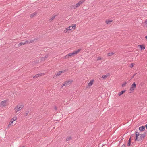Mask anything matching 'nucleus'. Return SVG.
Returning <instances> with one entry per match:
<instances>
[{"instance_id": "nucleus-15", "label": "nucleus", "mask_w": 147, "mask_h": 147, "mask_svg": "<svg viewBox=\"0 0 147 147\" xmlns=\"http://www.w3.org/2000/svg\"><path fill=\"white\" fill-rule=\"evenodd\" d=\"M112 20H106L105 23L107 24H110L112 22Z\"/></svg>"}, {"instance_id": "nucleus-1", "label": "nucleus", "mask_w": 147, "mask_h": 147, "mask_svg": "<svg viewBox=\"0 0 147 147\" xmlns=\"http://www.w3.org/2000/svg\"><path fill=\"white\" fill-rule=\"evenodd\" d=\"M147 134V131H145L142 134H140L139 133L136 131L135 133V141H139L140 143H142L143 142V140Z\"/></svg>"}, {"instance_id": "nucleus-8", "label": "nucleus", "mask_w": 147, "mask_h": 147, "mask_svg": "<svg viewBox=\"0 0 147 147\" xmlns=\"http://www.w3.org/2000/svg\"><path fill=\"white\" fill-rule=\"evenodd\" d=\"M80 5L78 3L75 5H73L71 6V8L72 9H75L78 7Z\"/></svg>"}, {"instance_id": "nucleus-6", "label": "nucleus", "mask_w": 147, "mask_h": 147, "mask_svg": "<svg viewBox=\"0 0 147 147\" xmlns=\"http://www.w3.org/2000/svg\"><path fill=\"white\" fill-rule=\"evenodd\" d=\"M136 84L135 82H134L133 84L131 86L129 90L131 91H133L136 87Z\"/></svg>"}, {"instance_id": "nucleus-11", "label": "nucleus", "mask_w": 147, "mask_h": 147, "mask_svg": "<svg viewBox=\"0 0 147 147\" xmlns=\"http://www.w3.org/2000/svg\"><path fill=\"white\" fill-rule=\"evenodd\" d=\"M138 46H139L141 50H144L145 49V46L143 45H139Z\"/></svg>"}, {"instance_id": "nucleus-33", "label": "nucleus", "mask_w": 147, "mask_h": 147, "mask_svg": "<svg viewBox=\"0 0 147 147\" xmlns=\"http://www.w3.org/2000/svg\"><path fill=\"white\" fill-rule=\"evenodd\" d=\"M16 119L17 117H14L12 119V120H13V121H14L16 120Z\"/></svg>"}, {"instance_id": "nucleus-23", "label": "nucleus", "mask_w": 147, "mask_h": 147, "mask_svg": "<svg viewBox=\"0 0 147 147\" xmlns=\"http://www.w3.org/2000/svg\"><path fill=\"white\" fill-rule=\"evenodd\" d=\"M13 121H11L10 122L9 125H8V127H11V125L13 123Z\"/></svg>"}, {"instance_id": "nucleus-2", "label": "nucleus", "mask_w": 147, "mask_h": 147, "mask_svg": "<svg viewBox=\"0 0 147 147\" xmlns=\"http://www.w3.org/2000/svg\"><path fill=\"white\" fill-rule=\"evenodd\" d=\"M81 50V49H79L77 50L74 51L72 53H69L65 57V58H68L72 56H75L79 53Z\"/></svg>"}, {"instance_id": "nucleus-21", "label": "nucleus", "mask_w": 147, "mask_h": 147, "mask_svg": "<svg viewBox=\"0 0 147 147\" xmlns=\"http://www.w3.org/2000/svg\"><path fill=\"white\" fill-rule=\"evenodd\" d=\"M85 1V0H82L81 1H79L78 3V4H79V5H80L82 4Z\"/></svg>"}, {"instance_id": "nucleus-12", "label": "nucleus", "mask_w": 147, "mask_h": 147, "mask_svg": "<svg viewBox=\"0 0 147 147\" xmlns=\"http://www.w3.org/2000/svg\"><path fill=\"white\" fill-rule=\"evenodd\" d=\"M62 73V71H59L56 74L55 77H57L60 75Z\"/></svg>"}, {"instance_id": "nucleus-5", "label": "nucleus", "mask_w": 147, "mask_h": 147, "mask_svg": "<svg viewBox=\"0 0 147 147\" xmlns=\"http://www.w3.org/2000/svg\"><path fill=\"white\" fill-rule=\"evenodd\" d=\"M73 82V80H70L64 82V84H63V86H66L67 85L71 84Z\"/></svg>"}, {"instance_id": "nucleus-20", "label": "nucleus", "mask_w": 147, "mask_h": 147, "mask_svg": "<svg viewBox=\"0 0 147 147\" xmlns=\"http://www.w3.org/2000/svg\"><path fill=\"white\" fill-rule=\"evenodd\" d=\"M42 74H37L36 75H35V76H34V77H33V78H37L40 76H42Z\"/></svg>"}, {"instance_id": "nucleus-18", "label": "nucleus", "mask_w": 147, "mask_h": 147, "mask_svg": "<svg viewBox=\"0 0 147 147\" xmlns=\"http://www.w3.org/2000/svg\"><path fill=\"white\" fill-rule=\"evenodd\" d=\"M93 80H91L90 82L88 83V86H90L93 84Z\"/></svg>"}, {"instance_id": "nucleus-28", "label": "nucleus", "mask_w": 147, "mask_h": 147, "mask_svg": "<svg viewBox=\"0 0 147 147\" xmlns=\"http://www.w3.org/2000/svg\"><path fill=\"white\" fill-rule=\"evenodd\" d=\"M114 54V53H108V56H111L112 55Z\"/></svg>"}, {"instance_id": "nucleus-16", "label": "nucleus", "mask_w": 147, "mask_h": 147, "mask_svg": "<svg viewBox=\"0 0 147 147\" xmlns=\"http://www.w3.org/2000/svg\"><path fill=\"white\" fill-rule=\"evenodd\" d=\"M125 91V90H122L120 92L118 93V95L119 96H120L121 95L123 94Z\"/></svg>"}, {"instance_id": "nucleus-24", "label": "nucleus", "mask_w": 147, "mask_h": 147, "mask_svg": "<svg viewBox=\"0 0 147 147\" xmlns=\"http://www.w3.org/2000/svg\"><path fill=\"white\" fill-rule=\"evenodd\" d=\"M72 137L71 136H69L67 138H66V140L67 141H69L70 140H71L72 139Z\"/></svg>"}, {"instance_id": "nucleus-13", "label": "nucleus", "mask_w": 147, "mask_h": 147, "mask_svg": "<svg viewBox=\"0 0 147 147\" xmlns=\"http://www.w3.org/2000/svg\"><path fill=\"white\" fill-rule=\"evenodd\" d=\"M38 38H36L34 39L33 40L30 39V43H32L34 42H36V41L38 40Z\"/></svg>"}, {"instance_id": "nucleus-26", "label": "nucleus", "mask_w": 147, "mask_h": 147, "mask_svg": "<svg viewBox=\"0 0 147 147\" xmlns=\"http://www.w3.org/2000/svg\"><path fill=\"white\" fill-rule=\"evenodd\" d=\"M25 43H30V39H29L28 40L25 41Z\"/></svg>"}, {"instance_id": "nucleus-4", "label": "nucleus", "mask_w": 147, "mask_h": 147, "mask_svg": "<svg viewBox=\"0 0 147 147\" xmlns=\"http://www.w3.org/2000/svg\"><path fill=\"white\" fill-rule=\"evenodd\" d=\"M24 107L23 105L20 106L18 105L15 108L14 110L16 112H17L18 111L21 110Z\"/></svg>"}, {"instance_id": "nucleus-25", "label": "nucleus", "mask_w": 147, "mask_h": 147, "mask_svg": "<svg viewBox=\"0 0 147 147\" xmlns=\"http://www.w3.org/2000/svg\"><path fill=\"white\" fill-rule=\"evenodd\" d=\"M28 113H29V111H26L25 113L24 114V116L26 117V116H27Z\"/></svg>"}, {"instance_id": "nucleus-39", "label": "nucleus", "mask_w": 147, "mask_h": 147, "mask_svg": "<svg viewBox=\"0 0 147 147\" xmlns=\"http://www.w3.org/2000/svg\"><path fill=\"white\" fill-rule=\"evenodd\" d=\"M121 147H125V145L124 144H123Z\"/></svg>"}, {"instance_id": "nucleus-36", "label": "nucleus", "mask_w": 147, "mask_h": 147, "mask_svg": "<svg viewBox=\"0 0 147 147\" xmlns=\"http://www.w3.org/2000/svg\"><path fill=\"white\" fill-rule=\"evenodd\" d=\"M54 109L56 110L57 111V108L56 106H55L54 107Z\"/></svg>"}, {"instance_id": "nucleus-38", "label": "nucleus", "mask_w": 147, "mask_h": 147, "mask_svg": "<svg viewBox=\"0 0 147 147\" xmlns=\"http://www.w3.org/2000/svg\"><path fill=\"white\" fill-rule=\"evenodd\" d=\"M136 74H134V75L132 77H131V78H133L134 76L136 75Z\"/></svg>"}, {"instance_id": "nucleus-40", "label": "nucleus", "mask_w": 147, "mask_h": 147, "mask_svg": "<svg viewBox=\"0 0 147 147\" xmlns=\"http://www.w3.org/2000/svg\"><path fill=\"white\" fill-rule=\"evenodd\" d=\"M145 38L147 39V36L145 37Z\"/></svg>"}, {"instance_id": "nucleus-3", "label": "nucleus", "mask_w": 147, "mask_h": 147, "mask_svg": "<svg viewBox=\"0 0 147 147\" xmlns=\"http://www.w3.org/2000/svg\"><path fill=\"white\" fill-rule=\"evenodd\" d=\"M76 26V25L75 24L73 25V26H70L68 28H66V30H65H65H64V32L66 33L67 31L69 32H70L71 31L72 29H74L75 28Z\"/></svg>"}, {"instance_id": "nucleus-35", "label": "nucleus", "mask_w": 147, "mask_h": 147, "mask_svg": "<svg viewBox=\"0 0 147 147\" xmlns=\"http://www.w3.org/2000/svg\"><path fill=\"white\" fill-rule=\"evenodd\" d=\"M144 129H145V128H146V129H147V124L145 125V126H144Z\"/></svg>"}, {"instance_id": "nucleus-29", "label": "nucleus", "mask_w": 147, "mask_h": 147, "mask_svg": "<svg viewBox=\"0 0 147 147\" xmlns=\"http://www.w3.org/2000/svg\"><path fill=\"white\" fill-rule=\"evenodd\" d=\"M41 60L42 61H44L45 60V58L43 57H41Z\"/></svg>"}, {"instance_id": "nucleus-10", "label": "nucleus", "mask_w": 147, "mask_h": 147, "mask_svg": "<svg viewBox=\"0 0 147 147\" xmlns=\"http://www.w3.org/2000/svg\"><path fill=\"white\" fill-rule=\"evenodd\" d=\"M139 129L140 131H143L145 130L144 127L143 126H141L139 127Z\"/></svg>"}, {"instance_id": "nucleus-19", "label": "nucleus", "mask_w": 147, "mask_h": 147, "mask_svg": "<svg viewBox=\"0 0 147 147\" xmlns=\"http://www.w3.org/2000/svg\"><path fill=\"white\" fill-rule=\"evenodd\" d=\"M26 44V43H25V41L23 42H21L18 44V47H20V46L24 45Z\"/></svg>"}, {"instance_id": "nucleus-7", "label": "nucleus", "mask_w": 147, "mask_h": 147, "mask_svg": "<svg viewBox=\"0 0 147 147\" xmlns=\"http://www.w3.org/2000/svg\"><path fill=\"white\" fill-rule=\"evenodd\" d=\"M7 102V100H5L1 101L0 103V107H4L6 106V103Z\"/></svg>"}, {"instance_id": "nucleus-14", "label": "nucleus", "mask_w": 147, "mask_h": 147, "mask_svg": "<svg viewBox=\"0 0 147 147\" xmlns=\"http://www.w3.org/2000/svg\"><path fill=\"white\" fill-rule=\"evenodd\" d=\"M110 75V74L109 73H108L107 74L105 75H104L102 76V78H103V79H105L106 78H107Z\"/></svg>"}, {"instance_id": "nucleus-32", "label": "nucleus", "mask_w": 147, "mask_h": 147, "mask_svg": "<svg viewBox=\"0 0 147 147\" xmlns=\"http://www.w3.org/2000/svg\"><path fill=\"white\" fill-rule=\"evenodd\" d=\"M48 57H49L48 55L47 54V55H45L44 57L45 58V59L46 60V59Z\"/></svg>"}, {"instance_id": "nucleus-30", "label": "nucleus", "mask_w": 147, "mask_h": 147, "mask_svg": "<svg viewBox=\"0 0 147 147\" xmlns=\"http://www.w3.org/2000/svg\"><path fill=\"white\" fill-rule=\"evenodd\" d=\"M134 65V63H132L130 64V65L129 66V67L131 68H132L133 67Z\"/></svg>"}, {"instance_id": "nucleus-22", "label": "nucleus", "mask_w": 147, "mask_h": 147, "mask_svg": "<svg viewBox=\"0 0 147 147\" xmlns=\"http://www.w3.org/2000/svg\"><path fill=\"white\" fill-rule=\"evenodd\" d=\"M56 16V15H55V16H53L52 17H51V18H50L49 19V21L51 22L55 18Z\"/></svg>"}, {"instance_id": "nucleus-31", "label": "nucleus", "mask_w": 147, "mask_h": 147, "mask_svg": "<svg viewBox=\"0 0 147 147\" xmlns=\"http://www.w3.org/2000/svg\"><path fill=\"white\" fill-rule=\"evenodd\" d=\"M134 136H135V135L134 134H131V136L130 137H131V138L132 137H134Z\"/></svg>"}, {"instance_id": "nucleus-37", "label": "nucleus", "mask_w": 147, "mask_h": 147, "mask_svg": "<svg viewBox=\"0 0 147 147\" xmlns=\"http://www.w3.org/2000/svg\"><path fill=\"white\" fill-rule=\"evenodd\" d=\"M101 58L100 57H98V59H97V60H101Z\"/></svg>"}, {"instance_id": "nucleus-27", "label": "nucleus", "mask_w": 147, "mask_h": 147, "mask_svg": "<svg viewBox=\"0 0 147 147\" xmlns=\"http://www.w3.org/2000/svg\"><path fill=\"white\" fill-rule=\"evenodd\" d=\"M127 84V82H124L122 84V87H124Z\"/></svg>"}, {"instance_id": "nucleus-17", "label": "nucleus", "mask_w": 147, "mask_h": 147, "mask_svg": "<svg viewBox=\"0 0 147 147\" xmlns=\"http://www.w3.org/2000/svg\"><path fill=\"white\" fill-rule=\"evenodd\" d=\"M36 14H37V13L36 12H34L31 14L30 17L31 18H32L34 17V16H35Z\"/></svg>"}, {"instance_id": "nucleus-34", "label": "nucleus", "mask_w": 147, "mask_h": 147, "mask_svg": "<svg viewBox=\"0 0 147 147\" xmlns=\"http://www.w3.org/2000/svg\"><path fill=\"white\" fill-rule=\"evenodd\" d=\"M67 71V69H65L63 71H62V73H64V72H66Z\"/></svg>"}, {"instance_id": "nucleus-9", "label": "nucleus", "mask_w": 147, "mask_h": 147, "mask_svg": "<svg viewBox=\"0 0 147 147\" xmlns=\"http://www.w3.org/2000/svg\"><path fill=\"white\" fill-rule=\"evenodd\" d=\"M133 140V139H131V137H130L127 143V146H129L131 145V140Z\"/></svg>"}]
</instances>
